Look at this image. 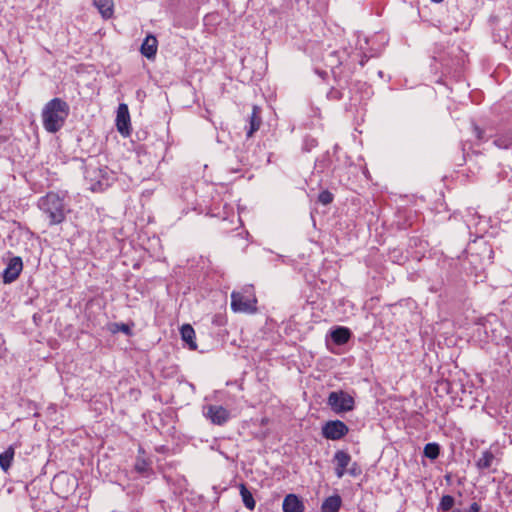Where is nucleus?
<instances>
[{"label":"nucleus","mask_w":512,"mask_h":512,"mask_svg":"<svg viewBox=\"0 0 512 512\" xmlns=\"http://www.w3.org/2000/svg\"><path fill=\"white\" fill-rule=\"evenodd\" d=\"M14 454L15 451L13 446H9L4 452L0 454V467L3 471L7 472L11 467Z\"/></svg>","instance_id":"obj_21"},{"label":"nucleus","mask_w":512,"mask_h":512,"mask_svg":"<svg viewBox=\"0 0 512 512\" xmlns=\"http://www.w3.org/2000/svg\"><path fill=\"white\" fill-rule=\"evenodd\" d=\"M240 495L243 501L244 506L249 510H254L256 506V502L253 498L252 493L248 490L245 484L241 483L239 485Z\"/></svg>","instance_id":"obj_22"},{"label":"nucleus","mask_w":512,"mask_h":512,"mask_svg":"<svg viewBox=\"0 0 512 512\" xmlns=\"http://www.w3.org/2000/svg\"><path fill=\"white\" fill-rule=\"evenodd\" d=\"M342 505V499L339 495H333L324 500L321 506V512H338Z\"/></svg>","instance_id":"obj_19"},{"label":"nucleus","mask_w":512,"mask_h":512,"mask_svg":"<svg viewBox=\"0 0 512 512\" xmlns=\"http://www.w3.org/2000/svg\"><path fill=\"white\" fill-rule=\"evenodd\" d=\"M334 199L333 194L328 190H323L318 196V201L323 205H329Z\"/></svg>","instance_id":"obj_26"},{"label":"nucleus","mask_w":512,"mask_h":512,"mask_svg":"<svg viewBox=\"0 0 512 512\" xmlns=\"http://www.w3.org/2000/svg\"><path fill=\"white\" fill-rule=\"evenodd\" d=\"M38 206L47 215L50 225L60 224L64 221V200L57 193L49 192L41 197Z\"/></svg>","instance_id":"obj_2"},{"label":"nucleus","mask_w":512,"mask_h":512,"mask_svg":"<svg viewBox=\"0 0 512 512\" xmlns=\"http://www.w3.org/2000/svg\"><path fill=\"white\" fill-rule=\"evenodd\" d=\"M346 473L350 474L351 476H357L360 473V469L357 463H353L350 468H347Z\"/></svg>","instance_id":"obj_28"},{"label":"nucleus","mask_w":512,"mask_h":512,"mask_svg":"<svg viewBox=\"0 0 512 512\" xmlns=\"http://www.w3.org/2000/svg\"><path fill=\"white\" fill-rule=\"evenodd\" d=\"M284 512H304L305 506L303 501L295 494H288L282 504Z\"/></svg>","instance_id":"obj_13"},{"label":"nucleus","mask_w":512,"mask_h":512,"mask_svg":"<svg viewBox=\"0 0 512 512\" xmlns=\"http://www.w3.org/2000/svg\"><path fill=\"white\" fill-rule=\"evenodd\" d=\"M348 432V426L341 420H330L322 426V435L328 440H340Z\"/></svg>","instance_id":"obj_8"},{"label":"nucleus","mask_w":512,"mask_h":512,"mask_svg":"<svg viewBox=\"0 0 512 512\" xmlns=\"http://www.w3.org/2000/svg\"><path fill=\"white\" fill-rule=\"evenodd\" d=\"M22 268L23 263L20 257L11 258L3 273L4 283H11L15 281L21 273Z\"/></svg>","instance_id":"obj_11"},{"label":"nucleus","mask_w":512,"mask_h":512,"mask_svg":"<svg viewBox=\"0 0 512 512\" xmlns=\"http://www.w3.org/2000/svg\"><path fill=\"white\" fill-rule=\"evenodd\" d=\"M1 141H2V142H5L4 137H1V138H0V142H1Z\"/></svg>","instance_id":"obj_39"},{"label":"nucleus","mask_w":512,"mask_h":512,"mask_svg":"<svg viewBox=\"0 0 512 512\" xmlns=\"http://www.w3.org/2000/svg\"><path fill=\"white\" fill-rule=\"evenodd\" d=\"M494 145L498 148L508 149L512 145V137L508 135L499 136L494 140Z\"/></svg>","instance_id":"obj_25"},{"label":"nucleus","mask_w":512,"mask_h":512,"mask_svg":"<svg viewBox=\"0 0 512 512\" xmlns=\"http://www.w3.org/2000/svg\"><path fill=\"white\" fill-rule=\"evenodd\" d=\"M204 416L214 425H223L230 418V412L221 405H207L203 410Z\"/></svg>","instance_id":"obj_9"},{"label":"nucleus","mask_w":512,"mask_h":512,"mask_svg":"<svg viewBox=\"0 0 512 512\" xmlns=\"http://www.w3.org/2000/svg\"><path fill=\"white\" fill-rule=\"evenodd\" d=\"M116 126L123 136L130 134V115L128 106L124 103L119 104L116 116Z\"/></svg>","instance_id":"obj_10"},{"label":"nucleus","mask_w":512,"mask_h":512,"mask_svg":"<svg viewBox=\"0 0 512 512\" xmlns=\"http://www.w3.org/2000/svg\"><path fill=\"white\" fill-rule=\"evenodd\" d=\"M468 254L471 263L478 264L484 261L490 263L493 257V249L486 241H480L469 247Z\"/></svg>","instance_id":"obj_7"},{"label":"nucleus","mask_w":512,"mask_h":512,"mask_svg":"<svg viewBox=\"0 0 512 512\" xmlns=\"http://www.w3.org/2000/svg\"><path fill=\"white\" fill-rule=\"evenodd\" d=\"M135 467L136 470H138L139 472H143L146 470V463L144 461L141 463H137Z\"/></svg>","instance_id":"obj_31"},{"label":"nucleus","mask_w":512,"mask_h":512,"mask_svg":"<svg viewBox=\"0 0 512 512\" xmlns=\"http://www.w3.org/2000/svg\"><path fill=\"white\" fill-rule=\"evenodd\" d=\"M93 4L103 18L109 19L112 17L114 6L112 0H93Z\"/></svg>","instance_id":"obj_17"},{"label":"nucleus","mask_w":512,"mask_h":512,"mask_svg":"<svg viewBox=\"0 0 512 512\" xmlns=\"http://www.w3.org/2000/svg\"><path fill=\"white\" fill-rule=\"evenodd\" d=\"M111 331L113 333L123 332V333H125L127 335L131 334V329H130L129 325H127L125 323H114V324H112Z\"/></svg>","instance_id":"obj_27"},{"label":"nucleus","mask_w":512,"mask_h":512,"mask_svg":"<svg viewBox=\"0 0 512 512\" xmlns=\"http://www.w3.org/2000/svg\"><path fill=\"white\" fill-rule=\"evenodd\" d=\"M78 487V479L71 474L61 472L52 481V489L61 498L67 499Z\"/></svg>","instance_id":"obj_4"},{"label":"nucleus","mask_w":512,"mask_h":512,"mask_svg":"<svg viewBox=\"0 0 512 512\" xmlns=\"http://www.w3.org/2000/svg\"><path fill=\"white\" fill-rule=\"evenodd\" d=\"M1 141H2V142H5L4 137H1V138H0V142H1Z\"/></svg>","instance_id":"obj_38"},{"label":"nucleus","mask_w":512,"mask_h":512,"mask_svg":"<svg viewBox=\"0 0 512 512\" xmlns=\"http://www.w3.org/2000/svg\"><path fill=\"white\" fill-rule=\"evenodd\" d=\"M158 41L154 35H148L142 45H141V54L145 56L147 59H154L157 53Z\"/></svg>","instance_id":"obj_14"},{"label":"nucleus","mask_w":512,"mask_h":512,"mask_svg":"<svg viewBox=\"0 0 512 512\" xmlns=\"http://www.w3.org/2000/svg\"><path fill=\"white\" fill-rule=\"evenodd\" d=\"M218 318H219V317H217V316H216V317L214 318L213 322H214V323H216V324H220V320H218Z\"/></svg>","instance_id":"obj_33"},{"label":"nucleus","mask_w":512,"mask_h":512,"mask_svg":"<svg viewBox=\"0 0 512 512\" xmlns=\"http://www.w3.org/2000/svg\"><path fill=\"white\" fill-rule=\"evenodd\" d=\"M440 454V446L437 443H428L424 447V455L425 457L434 460Z\"/></svg>","instance_id":"obj_24"},{"label":"nucleus","mask_w":512,"mask_h":512,"mask_svg":"<svg viewBox=\"0 0 512 512\" xmlns=\"http://www.w3.org/2000/svg\"><path fill=\"white\" fill-rule=\"evenodd\" d=\"M180 332H181L182 340L188 345V347L191 350H195L197 348V344L194 341L195 331H194L193 327L189 324H184L181 327Z\"/></svg>","instance_id":"obj_18"},{"label":"nucleus","mask_w":512,"mask_h":512,"mask_svg":"<svg viewBox=\"0 0 512 512\" xmlns=\"http://www.w3.org/2000/svg\"><path fill=\"white\" fill-rule=\"evenodd\" d=\"M480 510H481V506L477 502H473L469 506L467 512H480Z\"/></svg>","instance_id":"obj_30"},{"label":"nucleus","mask_w":512,"mask_h":512,"mask_svg":"<svg viewBox=\"0 0 512 512\" xmlns=\"http://www.w3.org/2000/svg\"><path fill=\"white\" fill-rule=\"evenodd\" d=\"M85 180L93 192L103 191L109 185L106 169L98 165L88 164L85 167Z\"/></svg>","instance_id":"obj_6"},{"label":"nucleus","mask_w":512,"mask_h":512,"mask_svg":"<svg viewBox=\"0 0 512 512\" xmlns=\"http://www.w3.org/2000/svg\"><path fill=\"white\" fill-rule=\"evenodd\" d=\"M495 461L496 457L494 453L490 449H487L482 452L475 465L479 470H488Z\"/></svg>","instance_id":"obj_15"},{"label":"nucleus","mask_w":512,"mask_h":512,"mask_svg":"<svg viewBox=\"0 0 512 512\" xmlns=\"http://www.w3.org/2000/svg\"><path fill=\"white\" fill-rule=\"evenodd\" d=\"M454 505H455V499L453 496L443 495L440 499L437 510L443 511V512H448V511L452 510Z\"/></svg>","instance_id":"obj_23"},{"label":"nucleus","mask_w":512,"mask_h":512,"mask_svg":"<svg viewBox=\"0 0 512 512\" xmlns=\"http://www.w3.org/2000/svg\"><path fill=\"white\" fill-rule=\"evenodd\" d=\"M1 141H2V142H5L4 137H1V138H0V142H1Z\"/></svg>","instance_id":"obj_37"},{"label":"nucleus","mask_w":512,"mask_h":512,"mask_svg":"<svg viewBox=\"0 0 512 512\" xmlns=\"http://www.w3.org/2000/svg\"><path fill=\"white\" fill-rule=\"evenodd\" d=\"M70 113L68 103L61 98H53L42 109V123L49 133L58 132L65 124Z\"/></svg>","instance_id":"obj_1"},{"label":"nucleus","mask_w":512,"mask_h":512,"mask_svg":"<svg viewBox=\"0 0 512 512\" xmlns=\"http://www.w3.org/2000/svg\"><path fill=\"white\" fill-rule=\"evenodd\" d=\"M327 404L336 414L352 411L355 406L354 398L343 390L330 392Z\"/></svg>","instance_id":"obj_5"},{"label":"nucleus","mask_w":512,"mask_h":512,"mask_svg":"<svg viewBox=\"0 0 512 512\" xmlns=\"http://www.w3.org/2000/svg\"><path fill=\"white\" fill-rule=\"evenodd\" d=\"M445 479H446V481H447V482H450V480H451V475H450V474H447V475L445 476Z\"/></svg>","instance_id":"obj_32"},{"label":"nucleus","mask_w":512,"mask_h":512,"mask_svg":"<svg viewBox=\"0 0 512 512\" xmlns=\"http://www.w3.org/2000/svg\"><path fill=\"white\" fill-rule=\"evenodd\" d=\"M260 108L258 106H253L252 113L249 117V129L247 131V137H251L261 125V116H260Z\"/></svg>","instance_id":"obj_16"},{"label":"nucleus","mask_w":512,"mask_h":512,"mask_svg":"<svg viewBox=\"0 0 512 512\" xmlns=\"http://www.w3.org/2000/svg\"><path fill=\"white\" fill-rule=\"evenodd\" d=\"M351 332L346 327H337L331 332V338L337 345H343L349 341Z\"/></svg>","instance_id":"obj_20"},{"label":"nucleus","mask_w":512,"mask_h":512,"mask_svg":"<svg viewBox=\"0 0 512 512\" xmlns=\"http://www.w3.org/2000/svg\"><path fill=\"white\" fill-rule=\"evenodd\" d=\"M434 3H441L443 0H431Z\"/></svg>","instance_id":"obj_35"},{"label":"nucleus","mask_w":512,"mask_h":512,"mask_svg":"<svg viewBox=\"0 0 512 512\" xmlns=\"http://www.w3.org/2000/svg\"><path fill=\"white\" fill-rule=\"evenodd\" d=\"M334 460L336 461L335 473L338 478H342L346 473V469L351 463V456L343 450H339L334 455Z\"/></svg>","instance_id":"obj_12"},{"label":"nucleus","mask_w":512,"mask_h":512,"mask_svg":"<svg viewBox=\"0 0 512 512\" xmlns=\"http://www.w3.org/2000/svg\"><path fill=\"white\" fill-rule=\"evenodd\" d=\"M334 98H338V99L340 98V95L338 92H336V94H334Z\"/></svg>","instance_id":"obj_36"},{"label":"nucleus","mask_w":512,"mask_h":512,"mask_svg":"<svg viewBox=\"0 0 512 512\" xmlns=\"http://www.w3.org/2000/svg\"><path fill=\"white\" fill-rule=\"evenodd\" d=\"M256 303L257 300L250 288L231 294V308L234 312L253 313L257 309Z\"/></svg>","instance_id":"obj_3"},{"label":"nucleus","mask_w":512,"mask_h":512,"mask_svg":"<svg viewBox=\"0 0 512 512\" xmlns=\"http://www.w3.org/2000/svg\"><path fill=\"white\" fill-rule=\"evenodd\" d=\"M448 512H462V510H460V509H454V510H453V509H452V510H450V511H448Z\"/></svg>","instance_id":"obj_34"},{"label":"nucleus","mask_w":512,"mask_h":512,"mask_svg":"<svg viewBox=\"0 0 512 512\" xmlns=\"http://www.w3.org/2000/svg\"><path fill=\"white\" fill-rule=\"evenodd\" d=\"M473 130H474L476 137L479 140H482L484 138L483 137L484 131L480 127H478L477 125H474Z\"/></svg>","instance_id":"obj_29"}]
</instances>
